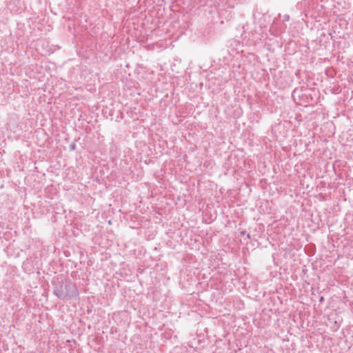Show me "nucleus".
<instances>
[{
	"label": "nucleus",
	"mask_w": 353,
	"mask_h": 353,
	"mask_svg": "<svg viewBox=\"0 0 353 353\" xmlns=\"http://www.w3.org/2000/svg\"><path fill=\"white\" fill-rule=\"evenodd\" d=\"M53 294L61 299L67 298V294L65 292L64 286L63 285L54 288Z\"/></svg>",
	"instance_id": "obj_2"
},
{
	"label": "nucleus",
	"mask_w": 353,
	"mask_h": 353,
	"mask_svg": "<svg viewBox=\"0 0 353 353\" xmlns=\"http://www.w3.org/2000/svg\"><path fill=\"white\" fill-rule=\"evenodd\" d=\"M245 235H246L248 239H251V236H250V234H247L246 231H245V230L244 231H241V236H245Z\"/></svg>",
	"instance_id": "obj_3"
},
{
	"label": "nucleus",
	"mask_w": 353,
	"mask_h": 353,
	"mask_svg": "<svg viewBox=\"0 0 353 353\" xmlns=\"http://www.w3.org/2000/svg\"><path fill=\"white\" fill-rule=\"evenodd\" d=\"M284 18H285V20L288 21L290 19V17H289V15H285Z\"/></svg>",
	"instance_id": "obj_4"
},
{
	"label": "nucleus",
	"mask_w": 353,
	"mask_h": 353,
	"mask_svg": "<svg viewBox=\"0 0 353 353\" xmlns=\"http://www.w3.org/2000/svg\"><path fill=\"white\" fill-rule=\"evenodd\" d=\"M70 147H71V148H72V149H74V148H75V145H74V144L71 145H70Z\"/></svg>",
	"instance_id": "obj_5"
},
{
	"label": "nucleus",
	"mask_w": 353,
	"mask_h": 353,
	"mask_svg": "<svg viewBox=\"0 0 353 353\" xmlns=\"http://www.w3.org/2000/svg\"><path fill=\"white\" fill-rule=\"evenodd\" d=\"M64 290L67 294V298H72L78 296L76 287L72 284H65L64 285Z\"/></svg>",
	"instance_id": "obj_1"
}]
</instances>
